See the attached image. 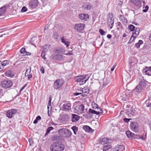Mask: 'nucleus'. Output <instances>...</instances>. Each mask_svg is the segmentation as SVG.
<instances>
[{
    "label": "nucleus",
    "instance_id": "obj_1",
    "mask_svg": "<svg viewBox=\"0 0 151 151\" xmlns=\"http://www.w3.org/2000/svg\"><path fill=\"white\" fill-rule=\"evenodd\" d=\"M58 132L60 136L65 138L69 137L72 135L71 132L67 129H60L58 130Z\"/></svg>",
    "mask_w": 151,
    "mask_h": 151
},
{
    "label": "nucleus",
    "instance_id": "obj_2",
    "mask_svg": "<svg viewBox=\"0 0 151 151\" xmlns=\"http://www.w3.org/2000/svg\"><path fill=\"white\" fill-rule=\"evenodd\" d=\"M50 148L51 151H63L65 147L61 143H55L51 145Z\"/></svg>",
    "mask_w": 151,
    "mask_h": 151
},
{
    "label": "nucleus",
    "instance_id": "obj_3",
    "mask_svg": "<svg viewBox=\"0 0 151 151\" xmlns=\"http://www.w3.org/2000/svg\"><path fill=\"white\" fill-rule=\"evenodd\" d=\"M89 77L88 75H82L80 76L76 77L74 79L75 81L77 82H80V85L86 83V81L88 80Z\"/></svg>",
    "mask_w": 151,
    "mask_h": 151
},
{
    "label": "nucleus",
    "instance_id": "obj_4",
    "mask_svg": "<svg viewBox=\"0 0 151 151\" xmlns=\"http://www.w3.org/2000/svg\"><path fill=\"white\" fill-rule=\"evenodd\" d=\"M64 81L61 79H58L56 80L54 83L53 87L54 89L57 90L60 88L62 86Z\"/></svg>",
    "mask_w": 151,
    "mask_h": 151
},
{
    "label": "nucleus",
    "instance_id": "obj_5",
    "mask_svg": "<svg viewBox=\"0 0 151 151\" xmlns=\"http://www.w3.org/2000/svg\"><path fill=\"white\" fill-rule=\"evenodd\" d=\"M84 106L83 104L77 105L74 109V112L78 114H81L83 112Z\"/></svg>",
    "mask_w": 151,
    "mask_h": 151
},
{
    "label": "nucleus",
    "instance_id": "obj_6",
    "mask_svg": "<svg viewBox=\"0 0 151 151\" xmlns=\"http://www.w3.org/2000/svg\"><path fill=\"white\" fill-rule=\"evenodd\" d=\"M12 82L9 80H5L1 83V86L3 87L6 88H9L12 85Z\"/></svg>",
    "mask_w": 151,
    "mask_h": 151
},
{
    "label": "nucleus",
    "instance_id": "obj_7",
    "mask_svg": "<svg viewBox=\"0 0 151 151\" xmlns=\"http://www.w3.org/2000/svg\"><path fill=\"white\" fill-rule=\"evenodd\" d=\"M80 92H82V93H78L76 92L74 93L75 96H78L79 95L81 94V96L83 97H84L86 96L89 92V89L87 87H85L82 89H81Z\"/></svg>",
    "mask_w": 151,
    "mask_h": 151
},
{
    "label": "nucleus",
    "instance_id": "obj_8",
    "mask_svg": "<svg viewBox=\"0 0 151 151\" xmlns=\"http://www.w3.org/2000/svg\"><path fill=\"white\" fill-rule=\"evenodd\" d=\"M130 128L132 131L137 132L139 130V125L136 122H132L130 124Z\"/></svg>",
    "mask_w": 151,
    "mask_h": 151
},
{
    "label": "nucleus",
    "instance_id": "obj_9",
    "mask_svg": "<svg viewBox=\"0 0 151 151\" xmlns=\"http://www.w3.org/2000/svg\"><path fill=\"white\" fill-rule=\"evenodd\" d=\"M50 45H45L43 47V50L41 53V56L45 60L46 59V58L45 57V52L48 50H50Z\"/></svg>",
    "mask_w": 151,
    "mask_h": 151
},
{
    "label": "nucleus",
    "instance_id": "obj_10",
    "mask_svg": "<svg viewBox=\"0 0 151 151\" xmlns=\"http://www.w3.org/2000/svg\"><path fill=\"white\" fill-rule=\"evenodd\" d=\"M84 26L85 25L84 24L80 23L76 24L75 25V28L78 32H81L84 30Z\"/></svg>",
    "mask_w": 151,
    "mask_h": 151
},
{
    "label": "nucleus",
    "instance_id": "obj_11",
    "mask_svg": "<svg viewBox=\"0 0 151 151\" xmlns=\"http://www.w3.org/2000/svg\"><path fill=\"white\" fill-rule=\"evenodd\" d=\"M38 3V0H31L29 2V7L31 9H33L37 6Z\"/></svg>",
    "mask_w": 151,
    "mask_h": 151
},
{
    "label": "nucleus",
    "instance_id": "obj_12",
    "mask_svg": "<svg viewBox=\"0 0 151 151\" xmlns=\"http://www.w3.org/2000/svg\"><path fill=\"white\" fill-rule=\"evenodd\" d=\"M63 109L65 111H69L71 109V104L69 102L65 103L63 105Z\"/></svg>",
    "mask_w": 151,
    "mask_h": 151
},
{
    "label": "nucleus",
    "instance_id": "obj_13",
    "mask_svg": "<svg viewBox=\"0 0 151 151\" xmlns=\"http://www.w3.org/2000/svg\"><path fill=\"white\" fill-rule=\"evenodd\" d=\"M109 17L110 18L108 19V23L110 27V29H111L114 24V18L113 17L112 14H109Z\"/></svg>",
    "mask_w": 151,
    "mask_h": 151
},
{
    "label": "nucleus",
    "instance_id": "obj_14",
    "mask_svg": "<svg viewBox=\"0 0 151 151\" xmlns=\"http://www.w3.org/2000/svg\"><path fill=\"white\" fill-rule=\"evenodd\" d=\"M17 110L16 109L9 110L7 112V116L9 118H11L14 116V114L17 113Z\"/></svg>",
    "mask_w": 151,
    "mask_h": 151
},
{
    "label": "nucleus",
    "instance_id": "obj_15",
    "mask_svg": "<svg viewBox=\"0 0 151 151\" xmlns=\"http://www.w3.org/2000/svg\"><path fill=\"white\" fill-rule=\"evenodd\" d=\"M100 114V112L98 110L96 111V110H93L91 109H89L88 112V116L90 117H92L94 114H96L97 115H99Z\"/></svg>",
    "mask_w": 151,
    "mask_h": 151
},
{
    "label": "nucleus",
    "instance_id": "obj_16",
    "mask_svg": "<svg viewBox=\"0 0 151 151\" xmlns=\"http://www.w3.org/2000/svg\"><path fill=\"white\" fill-rule=\"evenodd\" d=\"M139 28H136L134 32L133 33V34L131 37L130 40V42H132L135 37L139 35Z\"/></svg>",
    "mask_w": 151,
    "mask_h": 151
},
{
    "label": "nucleus",
    "instance_id": "obj_17",
    "mask_svg": "<svg viewBox=\"0 0 151 151\" xmlns=\"http://www.w3.org/2000/svg\"><path fill=\"white\" fill-rule=\"evenodd\" d=\"M92 106L93 108L94 109H96V111H98L99 110L100 112V113H103V111L101 109V107L95 103L93 102L92 104Z\"/></svg>",
    "mask_w": 151,
    "mask_h": 151
},
{
    "label": "nucleus",
    "instance_id": "obj_18",
    "mask_svg": "<svg viewBox=\"0 0 151 151\" xmlns=\"http://www.w3.org/2000/svg\"><path fill=\"white\" fill-rule=\"evenodd\" d=\"M143 73L145 75L149 76L151 75V68L150 67H146L142 70Z\"/></svg>",
    "mask_w": 151,
    "mask_h": 151
},
{
    "label": "nucleus",
    "instance_id": "obj_19",
    "mask_svg": "<svg viewBox=\"0 0 151 151\" xmlns=\"http://www.w3.org/2000/svg\"><path fill=\"white\" fill-rule=\"evenodd\" d=\"M88 17V15L86 14H81L79 15V18L82 20L86 21Z\"/></svg>",
    "mask_w": 151,
    "mask_h": 151
},
{
    "label": "nucleus",
    "instance_id": "obj_20",
    "mask_svg": "<svg viewBox=\"0 0 151 151\" xmlns=\"http://www.w3.org/2000/svg\"><path fill=\"white\" fill-rule=\"evenodd\" d=\"M132 95V93L131 92H127L126 93H125L122 96V99L124 101H126L127 99H128L129 97Z\"/></svg>",
    "mask_w": 151,
    "mask_h": 151
},
{
    "label": "nucleus",
    "instance_id": "obj_21",
    "mask_svg": "<svg viewBox=\"0 0 151 151\" xmlns=\"http://www.w3.org/2000/svg\"><path fill=\"white\" fill-rule=\"evenodd\" d=\"M109 139L107 138L101 137L100 139V143L104 145L109 142Z\"/></svg>",
    "mask_w": 151,
    "mask_h": 151
},
{
    "label": "nucleus",
    "instance_id": "obj_22",
    "mask_svg": "<svg viewBox=\"0 0 151 151\" xmlns=\"http://www.w3.org/2000/svg\"><path fill=\"white\" fill-rule=\"evenodd\" d=\"M126 134L128 138L133 139L136 138V135L129 131H126Z\"/></svg>",
    "mask_w": 151,
    "mask_h": 151
},
{
    "label": "nucleus",
    "instance_id": "obj_23",
    "mask_svg": "<svg viewBox=\"0 0 151 151\" xmlns=\"http://www.w3.org/2000/svg\"><path fill=\"white\" fill-rule=\"evenodd\" d=\"M129 63L132 68H133V67H135L137 66V60L135 58H132Z\"/></svg>",
    "mask_w": 151,
    "mask_h": 151
},
{
    "label": "nucleus",
    "instance_id": "obj_24",
    "mask_svg": "<svg viewBox=\"0 0 151 151\" xmlns=\"http://www.w3.org/2000/svg\"><path fill=\"white\" fill-rule=\"evenodd\" d=\"M134 111L132 108L128 109L127 112V114L130 117H132L134 114Z\"/></svg>",
    "mask_w": 151,
    "mask_h": 151
},
{
    "label": "nucleus",
    "instance_id": "obj_25",
    "mask_svg": "<svg viewBox=\"0 0 151 151\" xmlns=\"http://www.w3.org/2000/svg\"><path fill=\"white\" fill-rule=\"evenodd\" d=\"M103 147V150L104 151H106L110 149L111 146L110 143L109 142L108 143L104 144V145Z\"/></svg>",
    "mask_w": 151,
    "mask_h": 151
},
{
    "label": "nucleus",
    "instance_id": "obj_26",
    "mask_svg": "<svg viewBox=\"0 0 151 151\" xmlns=\"http://www.w3.org/2000/svg\"><path fill=\"white\" fill-rule=\"evenodd\" d=\"M83 128L86 132H93V130L88 126H84Z\"/></svg>",
    "mask_w": 151,
    "mask_h": 151
},
{
    "label": "nucleus",
    "instance_id": "obj_27",
    "mask_svg": "<svg viewBox=\"0 0 151 151\" xmlns=\"http://www.w3.org/2000/svg\"><path fill=\"white\" fill-rule=\"evenodd\" d=\"M20 52L21 53L23 54L24 55H30L31 53L28 52L26 51L25 48H22L20 50Z\"/></svg>",
    "mask_w": 151,
    "mask_h": 151
},
{
    "label": "nucleus",
    "instance_id": "obj_28",
    "mask_svg": "<svg viewBox=\"0 0 151 151\" xmlns=\"http://www.w3.org/2000/svg\"><path fill=\"white\" fill-rule=\"evenodd\" d=\"M79 118V116L78 115L75 114H72V121L73 122L78 121Z\"/></svg>",
    "mask_w": 151,
    "mask_h": 151
},
{
    "label": "nucleus",
    "instance_id": "obj_29",
    "mask_svg": "<svg viewBox=\"0 0 151 151\" xmlns=\"http://www.w3.org/2000/svg\"><path fill=\"white\" fill-rule=\"evenodd\" d=\"M144 88H145L139 84L136 86L135 90L137 92H139L143 90Z\"/></svg>",
    "mask_w": 151,
    "mask_h": 151
},
{
    "label": "nucleus",
    "instance_id": "obj_30",
    "mask_svg": "<svg viewBox=\"0 0 151 151\" xmlns=\"http://www.w3.org/2000/svg\"><path fill=\"white\" fill-rule=\"evenodd\" d=\"M62 42L67 47L69 45L70 42L66 39L63 37L61 39Z\"/></svg>",
    "mask_w": 151,
    "mask_h": 151
},
{
    "label": "nucleus",
    "instance_id": "obj_31",
    "mask_svg": "<svg viewBox=\"0 0 151 151\" xmlns=\"http://www.w3.org/2000/svg\"><path fill=\"white\" fill-rule=\"evenodd\" d=\"M6 9L5 6H3L0 8V16L2 15L5 13Z\"/></svg>",
    "mask_w": 151,
    "mask_h": 151
},
{
    "label": "nucleus",
    "instance_id": "obj_32",
    "mask_svg": "<svg viewBox=\"0 0 151 151\" xmlns=\"http://www.w3.org/2000/svg\"><path fill=\"white\" fill-rule=\"evenodd\" d=\"M5 75L6 76L8 77H12L14 76V75L13 73L10 70L7 71L5 73Z\"/></svg>",
    "mask_w": 151,
    "mask_h": 151
},
{
    "label": "nucleus",
    "instance_id": "obj_33",
    "mask_svg": "<svg viewBox=\"0 0 151 151\" xmlns=\"http://www.w3.org/2000/svg\"><path fill=\"white\" fill-rule=\"evenodd\" d=\"M9 63V61L8 60H4L1 63V65L3 67L8 65Z\"/></svg>",
    "mask_w": 151,
    "mask_h": 151
},
{
    "label": "nucleus",
    "instance_id": "obj_34",
    "mask_svg": "<svg viewBox=\"0 0 151 151\" xmlns=\"http://www.w3.org/2000/svg\"><path fill=\"white\" fill-rule=\"evenodd\" d=\"M116 146L118 151H123L125 149L124 146L117 145Z\"/></svg>",
    "mask_w": 151,
    "mask_h": 151
},
{
    "label": "nucleus",
    "instance_id": "obj_35",
    "mask_svg": "<svg viewBox=\"0 0 151 151\" xmlns=\"http://www.w3.org/2000/svg\"><path fill=\"white\" fill-rule=\"evenodd\" d=\"M139 84L145 88L146 85V81L144 80H142L139 82Z\"/></svg>",
    "mask_w": 151,
    "mask_h": 151
},
{
    "label": "nucleus",
    "instance_id": "obj_36",
    "mask_svg": "<svg viewBox=\"0 0 151 151\" xmlns=\"http://www.w3.org/2000/svg\"><path fill=\"white\" fill-rule=\"evenodd\" d=\"M142 0H137L134 4L136 6H138L139 7H141L142 6Z\"/></svg>",
    "mask_w": 151,
    "mask_h": 151
},
{
    "label": "nucleus",
    "instance_id": "obj_37",
    "mask_svg": "<svg viewBox=\"0 0 151 151\" xmlns=\"http://www.w3.org/2000/svg\"><path fill=\"white\" fill-rule=\"evenodd\" d=\"M143 43V41L142 40H139L137 43L135 44V46L137 48H139L140 45L142 44Z\"/></svg>",
    "mask_w": 151,
    "mask_h": 151
},
{
    "label": "nucleus",
    "instance_id": "obj_38",
    "mask_svg": "<svg viewBox=\"0 0 151 151\" xmlns=\"http://www.w3.org/2000/svg\"><path fill=\"white\" fill-rule=\"evenodd\" d=\"M55 58L58 60H60L63 58V56L61 55H56L55 56Z\"/></svg>",
    "mask_w": 151,
    "mask_h": 151
},
{
    "label": "nucleus",
    "instance_id": "obj_39",
    "mask_svg": "<svg viewBox=\"0 0 151 151\" xmlns=\"http://www.w3.org/2000/svg\"><path fill=\"white\" fill-rule=\"evenodd\" d=\"M31 71V67H30L29 68L27 69L25 73V76H28L30 74Z\"/></svg>",
    "mask_w": 151,
    "mask_h": 151
},
{
    "label": "nucleus",
    "instance_id": "obj_40",
    "mask_svg": "<svg viewBox=\"0 0 151 151\" xmlns=\"http://www.w3.org/2000/svg\"><path fill=\"white\" fill-rule=\"evenodd\" d=\"M128 28L131 31H133L134 30L135 27L132 24H130L128 26Z\"/></svg>",
    "mask_w": 151,
    "mask_h": 151
},
{
    "label": "nucleus",
    "instance_id": "obj_41",
    "mask_svg": "<svg viewBox=\"0 0 151 151\" xmlns=\"http://www.w3.org/2000/svg\"><path fill=\"white\" fill-rule=\"evenodd\" d=\"M71 129L73 130L74 134H76V132L78 131V128L76 126H74L71 127Z\"/></svg>",
    "mask_w": 151,
    "mask_h": 151
},
{
    "label": "nucleus",
    "instance_id": "obj_42",
    "mask_svg": "<svg viewBox=\"0 0 151 151\" xmlns=\"http://www.w3.org/2000/svg\"><path fill=\"white\" fill-rule=\"evenodd\" d=\"M150 100L149 99L146 100L145 102V104H146L147 106L148 107L151 104V102H150Z\"/></svg>",
    "mask_w": 151,
    "mask_h": 151
},
{
    "label": "nucleus",
    "instance_id": "obj_43",
    "mask_svg": "<svg viewBox=\"0 0 151 151\" xmlns=\"http://www.w3.org/2000/svg\"><path fill=\"white\" fill-rule=\"evenodd\" d=\"M56 51L58 52V53H63L65 52V51L63 49H60Z\"/></svg>",
    "mask_w": 151,
    "mask_h": 151
},
{
    "label": "nucleus",
    "instance_id": "obj_44",
    "mask_svg": "<svg viewBox=\"0 0 151 151\" xmlns=\"http://www.w3.org/2000/svg\"><path fill=\"white\" fill-rule=\"evenodd\" d=\"M53 129V128L52 127H48L47 131V133H48L52 130Z\"/></svg>",
    "mask_w": 151,
    "mask_h": 151
},
{
    "label": "nucleus",
    "instance_id": "obj_45",
    "mask_svg": "<svg viewBox=\"0 0 151 151\" xmlns=\"http://www.w3.org/2000/svg\"><path fill=\"white\" fill-rule=\"evenodd\" d=\"M103 39H101V38H99V39H98L96 40V42H97V41H101V43L100 44V45H99V46L100 47H101L103 44Z\"/></svg>",
    "mask_w": 151,
    "mask_h": 151
},
{
    "label": "nucleus",
    "instance_id": "obj_46",
    "mask_svg": "<svg viewBox=\"0 0 151 151\" xmlns=\"http://www.w3.org/2000/svg\"><path fill=\"white\" fill-rule=\"evenodd\" d=\"M99 32L101 35H105V32L101 29H100Z\"/></svg>",
    "mask_w": 151,
    "mask_h": 151
},
{
    "label": "nucleus",
    "instance_id": "obj_47",
    "mask_svg": "<svg viewBox=\"0 0 151 151\" xmlns=\"http://www.w3.org/2000/svg\"><path fill=\"white\" fill-rule=\"evenodd\" d=\"M27 8L25 6H24L22 7V9H21V11L22 12H26L27 10Z\"/></svg>",
    "mask_w": 151,
    "mask_h": 151
},
{
    "label": "nucleus",
    "instance_id": "obj_48",
    "mask_svg": "<svg viewBox=\"0 0 151 151\" xmlns=\"http://www.w3.org/2000/svg\"><path fill=\"white\" fill-rule=\"evenodd\" d=\"M92 6V4H88L87 5V7H86L87 9H88V10L90 9L91 8Z\"/></svg>",
    "mask_w": 151,
    "mask_h": 151
},
{
    "label": "nucleus",
    "instance_id": "obj_49",
    "mask_svg": "<svg viewBox=\"0 0 151 151\" xmlns=\"http://www.w3.org/2000/svg\"><path fill=\"white\" fill-rule=\"evenodd\" d=\"M109 82L108 81H106L105 82L103 85V87H105L106 86H107L109 83Z\"/></svg>",
    "mask_w": 151,
    "mask_h": 151
},
{
    "label": "nucleus",
    "instance_id": "obj_50",
    "mask_svg": "<svg viewBox=\"0 0 151 151\" xmlns=\"http://www.w3.org/2000/svg\"><path fill=\"white\" fill-rule=\"evenodd\" d=\"M149 7L148 5H147L145 6V9L143 10V12H146L148 10Z\"/></svg>",
    "mask_w": 151,
    "mask_h": 151
},
{
    "label": "nucleus",
    "instance_id": "obj_51",
    "mask_svg": "<svg viewBox=\"0 0 151 151\" xmlns=\"http://www.w3.org/2000/svg\"><path fill=\"white\" fill-rule=\"evenodd\" d=\"M131 119H128L127 118H124V121L125 122H128Z\"/></svg>",
    "mask_w": 151,
    "mask_h": 151
},
{
    "label": "nucleus",
    "instance_id": "obj_52",
    "mask_svg": "<svg viewBox=\"0 0 151 151\" xmlns=\"http://www.w3.org/2000/svg\"><path fill=\"white\" fill-rule=\"evenodd\" d=\"M51 97H50L49 98V101L48 104V106H50L51 105Z\"/></svg>",
    "mask_w": 151,
    "mask_h": 151
},
{
    "label": "nucleus",
    "instance_id": "obj_53",
    "mask_svg": "<svg viewBox=\"0 0 151 151\" xmlns=\"http://www.w3.org/2000/svg\"><path fill=\"white\" fill-rule=\"evenodd\" d=\"M117 148L116 146L115 147H114L112 149L111 151H118L117 150Z\"/></svg>",
    "mask_w": 151,
    "mask_h": 151
},
{
    "label": "nucleus",
    "instance_id": "obj_54",
    "mask_svg": "<svg viewBox=\"0 0 151 151\" xmlns=\"http://www.w3.org/2000/svg\"><path fill=\"white\" fill-rule=\"evenodd\" d=\"M64 54H65L66 55H72V51H69L67 53Z\"/></svg>",
    "mask_w": 151,
    "mask_h": 151
},
{
    "label": "nucleus",
    "instance_id": "obj_55",
    "mask_svg": "<svg viewBox=\"0 0 151 151\" xmlns=\"http://www.w3.org/2000/svg\"><path fill=\"white\" fill-rule=\"evenodd\" d=\"M27 85V84H25V85L24 86H23V87H22L21 88V89L20 90V92H21L22 91V90H23L24 89V88H25L26 87V86Z\"/></svg>",
    "mask_w": 151,
    "mask_h": 151
},
{
    "label": "nucleus",
    "instance_id": "obj_56",
    "mask_svg": "<svg viewBox=\"0 0 151 151\" xmlns=\"http://www.w3.org/2000/svg\"><path fill=\"white\" fill-rule=\"evenodd\" d=\"M137 0H129L130 2L133 4H134Z\"/></svg>",
    "mask_w": 151,
    "mask_h": 151
},
{
    "label": "nucleus",
    "instance_id": "obj_57",
    "mask_svg": "<svg viewBox=\"0 0 151 151\" xmlns=\"http://www.w3.org/2000/svg\"><path fill=\"white\" fill-rule=\"evenodd\" d=\"M41 119V117L40 116H37L36 119V120H37V121L40 120Z\"/></svg>",
    "mask_w": 151,
    "mask_h": 151
},
{
    "label": "nucleus",
    "instance_id": "obj_58",
    "mask_svg": "<svg viewBox=\"0 0 151 151\" xmlns=\"http://www.w3.org/2000/svg\"><path fill=\"white\" fill-rule=\"evenodd\" d=\"M116 66V65H114L112 67V68L111 69V71H113L114 70V68H115Z\"/></svg>",
    "mask_w": 151,
    "mask_h": 151
},
{
    "label": "nucleus",
    "instance_id": "obj_59",
    "mask_svg": "<svg viewBox=\"0 0 151 151\" xmlns=\"http://www.w3.org/2000/svg\"><path fill=\"white\" fill-rule=\"evenodd\" d=\"M107 37L109 39H110L111 37V35L109 34L107 36Z\"/></svg>",
    "mask_w": 151,
    "mask_h": 151
},
{
    "label": "nucleus",
    "instance_id": "obj_60",
    "mask_svg": "<svg viewBox=\"0 0 151 151\" xmlns=\"http://www.w3.org/2000/svg\"><path fill=\"white\" fill-rule=\"evenodd\" d=\"M28 77V78L29 79H30L32 77V74H30V75H29V76H27Z\"/></svg>",
    "mask_w": 151,
    "mask_h": 151
},
{
    "label": "nucleus",
    "instance_id": "obj_61",
    "mask_svg": "<svg viewBox=\"0 0 151 151\" xmlns=\"http://www.w3.org/2000/svg\"><path fill=\"white\" fill-rule=\"evenodd\" d=\"M40 70H41L42 71V73H44V68L42 67V68H41Z\"/></svg>",
    "mask_w": 151,
    "mask_h": 151
},
{
    "label": "nucleus",
    "instance_id": "obj_62",
    "mask_svg": "<svg viewBox=\"0 0 151 151\" xmlns=\"http://www.w3.org/2000/svg\"><path fill=\"white\" fill-rule=\"evenodd\" d=\"M38 121L35 119L33 122V123L35 124H36L37 123Z\"/></svg>",
    "mask_w": 151,
    "mask_h": 151
},
{
    "label": "nucleus",
    "instance_id": "obj_63",
    "mask_svg": "<svg viewBox=\"0 0 151 151\" xmlns=\"http://www.w3.org/2000/svg\"><path fill=\"white\" fill-rule=\"evenodd\" d=\"M1 66L0 65V72L3 70V68L1 67Z\"/></svg>",
    "mask_w": 151,
    "mask_h": 151
},
{
    "label": "nucleus",
    "instance_id": "obj_64",
    "mask_svg": "<svg viewBox=\"0 0 151 151\" xmlns=\"http://www.w3.org/2000/svg\"><path fill=\"white\" fill-rule=\"evenodd\" d=\"M149 40H150L151 41V34L149 36Z\"/></svg>",
    "mask_w": 151,
    "mask_h": 151
}]
</instances>
